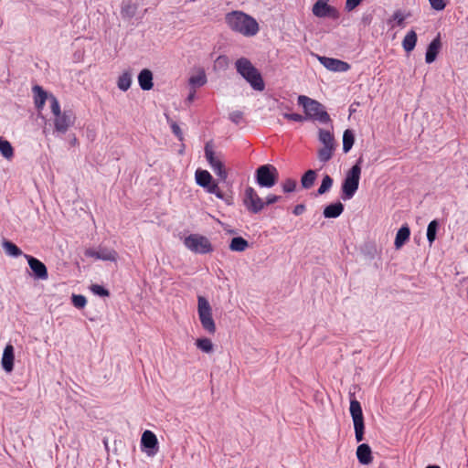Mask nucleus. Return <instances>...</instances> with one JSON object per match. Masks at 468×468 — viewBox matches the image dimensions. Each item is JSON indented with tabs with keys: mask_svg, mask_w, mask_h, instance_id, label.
I'll return each mask as SVG.
<instances>
[{
	"mask_svg": "<svg viewBox=\"0 0 468 468\" xmlns=\"http://www.w3.org/2000/svg\"><path fill=\"white\" fill-rule=\"evenodd\" d=\"M32 90L34 92V103L37 111L40 112L46 101H48L51 112L55 116L56 130L65 133L72 123V113L70 112L61 113L60 105L57 98L52 94H48L40 86L35 85Z\"/></svg>",
	"mask_w": 468,
	"mask_h": 468,
	"instance_id": "f257e3e1",
	"label": "nucleus"
},
{
	"mask_svg": "<svg viewBox=\"0 0 468 468\" xmlns=\"http://www.w3.org/2000/svg\"><path fill=\"white\" fill-rule=\"evenodd\" d=\"M225 22L232 31L248 37L256 36L260 30L256 19L242 11L228 13Z\"/></svg>",
	"mask_w": 468,
	"mask_h": 468,
	"instance_id": "f03ea898",
	"label": "nucleus"
},
{
	"mask_svg": "<svg viewBox=\"0 0 468 468\" xmlns=\"http://www.w3.org/2000/svg\"><path fill=\"white\" fill-rule=\"evenodd\" d=\"M235 68L237 72L246 80L255 90L262 91L265 84L261 72L247 58H240L236 60Z\"/></svg>",
	"mask_w": 468,
	"mask_h": 468,
	"instance_id": "7ed1b4c3",
	"label": "nucleus"
},
{
	"mask_svg": "<svg viewBox=\"0 0 468 468\" xmlns=\"http://www.w3.org/2000/svg\"><path fill=\"white\" fill-rule=\"evenodd\" d=\"M362 157L346 172L341 186V197L343 200L351 199L356 193L361 177Z\"/></svg>",
	"mask_w": 468,
	"mask_h": 468,
	"instance_id": "20e7f679",
	"label": "nucleus"
},
{
	"mask_svg": "<svg viewBox=\"0 0 468 468\" xmlns=\"http://www.w3.org/2000/svg\"><path fill=\"white\" fill-rule=\"evenodd\" d=\"M297 101L298 104L303 106L307 118L317 120L322 123H327L331 121L329 114L319 101L305 95H300Z\"/></svg>",
	"mask_w": 468,
	"mask_h": 468,
	"instance_id": "39448f33",
	"label": "nucleus"
},
{
	"mask_svg": "<svg viewBox=\"0 0 468 468\" xmlns=\"http://www.w3.org/2000/svg\"><path fill=\"white\" fill-rule=\"evenodd\" d=\"M205 157L214 173L222 180L225 181L228 177V173L225 170L223 164V156L221 153H217L214 149L212 141H208L204 148Z\"/></svg>",
	"mask_w": 468,
	"mask_h": 468,
	"instance_id": "423d86ee",
	"label": "nucleus"
},
{
	"mask_svg": "<svg viewBox=\"0 0 468 468\" xmlns=\"http://www.w3.org/2000/svg\"><path fill=\"white\" fill-rule=\"evenodd\" d=\"M197 314L203 329L208 334L214 335L216 324L212 317V308L208 301L203 296L197 298Z\"/></svg>",
	"mask_w": 468,
	"mask_h": 468,
	"instance_id": "0eeeda50",
	"label": "nucleus"
},
{
	"mask_svg": "<svg viewBox=\"0 0 468 468\" xmlns=\"http://www.w3.org/2000/svg\"><path fill=\"white\" fill-rule=\"evenodd\" d=\"M184 245L197 254L210 253L214 250L210 240L200 234H190L184 239Z\"/></svg>",
	"mask_w": 468,
	"mask_h": 468,
	"instance_id": "6e6552de",
	"label": "nucleus"
},
{
	"mask_svg": "<svg viewBox=\"0 0 468 468\" xmlns=\"http://www.w3.org/2000/svg\"><path fill=\"white\" fill-rule=\"evenodd\" d=\"M350 414L354 423L355 437L357 442L364 440L365 422L361 404L356 399L350 400Z\"/></svg>",
	"mask_w": 468,
	"mask_h": 468,
	"instance_id": "1a4fd4ad",
	"label": "nucleus"
},
{
	"mask_svg": "<svg viewBox=\"0 0 468 468\" xmlns=\"http://www.w3.org/2000/svg\"><path fill=\"white\" fill-rule=\"evenodd\" d=\"M278 180V170L271 165H263L256 170V181L261 187H271Z\"/></svg>",
	"mask_w": 468,
	"mask_h": 468,
	"instance_id": "9d476101",
	"label": "nucleus"
},
{
	"mask_svg": "<svg viewBox=\"0 0 468 468\" xmlns=\"http://www.w3.org/2000/svg\"><path fill=\"white\" fill-rule=\"evenodd\" d=\"M243 204L248 211L252 214L261 212L265 207L262 198L260 197L256 190L251 186H248L245 189Z\"/></svg>",
	"mask_w": 468,
	"mask_h": 468,
	"instance_id": "9b49d317",
	"label": "nucleus"
},
{
	"mask_svg": "<svg viewBox=\"0 0 468 468\" xmlns=\"http://www.w3.org/2000/svg\"><path fill=\"white\" fill-rule=\"evenodd\" d=\"M317 59L326 69L333 72H346L351 68L349 63L338 58L317 56Z\"/></svg>",
	"mask_w": 468,
	"mask_h": 468,
	"instance_id": "f8f14e48",
	"label": "nucleus"
},
{
	"mask_svg": "<svg viewBox=\"0 0 468 468\" xmlns=\"http://www.w3.org/2000/svg\"><path fill=\"white\" fill-rule=\"evenodd\" d=\"M328 2L329 0H317L313 5V14L317 17H337V9L332 5H329Z\"/></svg>",
	"mask_w": 468,
	"mask_h": 468,
	"instance_id": "ddd939ff",
	"label": "nucleus"
},
{
	"mask_svg": "<svg viewBox=\"0 0 468 468\" xmlns=\"http://www.w3.org/2000/svg\"><path fill=\"white\" fill-rule=\"evenodd\" d=\"M85 256L103 260L115 261L117 259V252L114 250L100 248L99 250L88 249L85 250Z\"/></svg>",
	"mask_w": 468,
	"mask_h": 468,
	"instance_id": "4468645a",
	"label": "nucleus"
},
{
	"mask_svg": "<svg viewBox=\"0 0 468 468\" xmlns=\"http://www.w3.org/2000/svg\"><path fill=\"white\" fill-rule=\"evenodd\" d=\"M31 275L34 276L35 279L41 281H46L48 278L46 265L34 257H31Z\"/></svg>",
	"mask_w": 468,
	"mask_h": 468,
	"instance_id": "2eb2a0df",
	"label": "nucleus"
},
{
	"mask_svg": "<svg viewBox=\"0 0 468 468\" xmlns=\"http://www.w3.org/2000/svg\"><path fill=\"white\" fill-rule=\"evenodd\" d=\"M441 48V35L438 34L437 37L430 43V45L427 48V51H426V55H425V61L429 64L435 61L437 55L439 54Z\"/></svg>",
	"mask_w": 468,
	"mask_h": 468,
	"instance_id": "dca6fc26",
	"label": "nucleus"
},
{
	"mask_svg": "<svg viewBox=\"0 0 468 468\" xmlns=\"http://www.w3.org/2000/svg\"><path fill=\"white\" fill-rule=\"evenodd\" d=\"M356 457L363 465H368L373 461L372 451L368 444L362 443L356 448Z\"/></svg>",
	"mask_w": 468,
	"mask_h": 468,
	"instance_id": "f3484780",
	"label": "nucleus"
},
{
	"mask_svg": "<svg viewBox=\"0 0 468 468\" xmlns=\"http://www.w3.org/2000/svg\"><path fill=\"white\" fill-rule=\"evenodd\" d=\"M2 367L6 372H11L14 367V347L8 344L3 353L2 356Z\"/></svg>",
	"mask_w": 468,
	"mask_h": 468,
	"instance_id": "a211bd4d",
	"label": "nucleus"
},
{
	"mask_svg": "<svg viewBox=\"0 0 468 468\" xmlns=\"http://www.w3.org/2000/svg\"><path fill=\"white\" fill-rule=\"evenodd\" d=\"M138 82L142 90H150L153 86V73L150 69H144L138 75Z\"/></svg>",
	"mask_w": 468,
	"mask_h": 468,
	"instance_id": "6ab92c4d",
	"label": "nucleus"
},
{
	"mask_svg": "<svg viewBox=\"0 0 468 468\" xmlns=\"http://www.w3.org/2000/svg\"><path fill=\"white\" fill-rule=\"evenodd\" d=\"M344 211V205L341 202H335L326 206L324 209V217L326 218H335Z\"/></svg>",
	"mask_w": 468,
	"mask_h": 468,
	"instance_id": "aec40b11",
	"label": "nucleus"
},
{
	"mask_svg": "<svg viewBox=\"0 0 468 468\" xmlns=\"http://www.w3.org/2000/svg\"><path fill=\"white\" fill-rule=\"evenodd\" d=\"M206 191L209 194L215 195L218 198L224 200L227 204H230L231 197L225 194L218 186V182L212 180L211 185L205 187Z\"/></svg>",
	"mask_w": 468,
	"mask_h": 468,
	"instance_id": "412c9836",
	"label": "nucleus"
},
{
	"mask_svg": "<svg viewBox=\"0 0 468 468\" xmlns=\"http://www.w3.org/2000/svg\"><path fill=\"white\" fill-rule=\"evenodd\" d=\"M197 184L205 188L208 186V185L212 183L213 177L210 173L207 170L197 169L195 174Z\"/></svg>",
	"mask_w": 468,
	"mask_h": 468,
	"instance_id": "4be33fe9",
	"label": "nucleus"
},
{
	"mask_svg": "<svg viewBox=\"0 0 468 468\" xmlns=\"http://www.w3.org/2000/svg\"><path fill=\"white\" fill-rule=\"evenodd\" d=\"M410 229L408 225L402 226L397 232L395 238V247L396 249L401 248L405 242L410 239Z\"/></svg>",
	"mask_w": 468,
	"mask_h": 468,
	"instance_id": "5701e85b",
	"label": "nucleus"
},
{
	"mask_svg": "<svg viewBox=\"0 0 468 468\" xmlns=\"http://www.w3.org/2000/svg\"><path fill=\"white\" fill-rule=\"evenodd\" d=\"M141 443L145 448L153 449L157 445L158 441L153 431H145L142 435Z\"/></svg>",
	"mask_w": 468,
	"mask_h": 468,
	"instance_id": "b1692460",
	"label": "nucleus"
},
{
	"mask_svg": "<svg viewBox=\"0 0 468 468\" xmlns=\"http://www.w3.org/2000/svg\"><path fill=\"white\" fill-rule=\"evenodd\" d=\"M417 43V34L414 30H410L405 36L402 41V47L405 51L410 52L414 49Z\"/></svg>",
	"mask_w": 468,
	"mask_h": 468,
	"instance_id": "393cba45",
	"label": "nucleus"
},
{
	"mask_svg": "<svg viewBox=\"0 0 468 468\" xmlns=\"http://www.w3.org/2000/svg\"><path fill=\"white\" fill-rule=\"evenodd\" d=\"M249 247L248 241L242 237H235L231 239L229 249L232 251H244Z\"/></svg>",
	"mask_w": 468,
	"mask_h": 468,
	"instance_id": "a878e982",
	"label": "nucleus"
},
{
	"mask_svg": "<svg viewBox=\"0 0 468 468\" xmlns=\"http://www.w3.org/2000/svg\"><path fill=\"white\" fill-rule=\"evenodd\" d=\"M316 179V172L314 170L306 171L301 178L302 186L305 189H309L314 186Z\"/></svg>",
	"mask_w": 468,
	"mask_h": 468,
	"instance_id": "bb28decb",
	"label": "nucleus"
},
{
	"mask_svg": "<svg viewBox=\"0 0 468 468\" xmlns=\"http://www.w3.org/2000/svg\"><path fill=\"white\" fill-rule=\"evenodd\" d=\"M355 143V135L353 131L347 129L344 132L343 134V151L344 153H348L353 147Z\"/></svg>",
	"mask_w": 468,
	"mask_h": 468,
	"instance_id": "cd10ccee",
	"label": "nucleus"
},
{
	"mask_svg": "<svg viewBox=\"0 0 468 468\" xmlns=\"http://www.w3.org/2000/svg\"><path fill=\"white\" fill-rule=\"evenodd\" d=\"M132 84V74L129 71H124L119 78L117 81L118 88L122 90L126 91L130 89Z\"/></svg>",
	"mask_w": 468,
	"mask_h": 468,
	"instance_id": "c85d7f7f",
	"label": "nucleus"
},
{
	"mask_svg": "<svg viewBox=\"0 0 468 468\" xmlns=\"http://www.w3.org/2000/svg\"><path fill=\"white\" fill-rule=\"evenodd\" d=\"M2 245L5 253L9 256L18 257L22 254L21 250L15 243L9 240L5 239Z\"/></svg>",
	"mask_w": 468,
	"mask_h": 468,
	"instance_id": "c756f323",
	"label": "nucleus"
},
{
	"mask_svg": "<svg viewBox=\"0 0 468 468\" xmlns=\"http://www.w3.org/2000/svg\"><path fill=\"white\" fill-rule=\"evenodd\" d=\"M0 152L3 154V156L7 159H10L14 154L13 147H12L11 144L8 141H6L1 137H0Z\"/></svg>",
	"mask_w": 468,
	"mask_h": 468,
	"instance_id": "7c9ffc66",
	"label": "nucleus"
},
{
	"mask_svg": "<svg viewBox=\"0 0 468 468\" xmlns=\"http://www.w3.org/2000/svg\"><path fill=\"white\" fill-rule=\"evenodd\" d=\"M196 346L205 353H211L213 351V344L211 340L206 337L197 339Z\"/></svg>",
	"mask_w": 468,
	"mask_h": 468,
	"instance_id": "2f4dec72",
	"label": "nucleus"
},
{
	"mask_svg": "<svg viewBox=\"0 0 468 468\" xmlns=\"http://www.w3.org/2000/svg\"><path fill=\"white\" fill-rule=\"evenodd\" d=\"M319 140L324 144V146H333L334 147V136L329 131L320 129Z\"/></svg>",
	"mask_w": 468,
	"mask_h": 468,
	"instance_id": "473e14b6",
	"label": "nucleus"
},
{
	"mask_svg": "<svg viewBox=\"0 0 468 468\" xmlns=\"http://www.w3.org/2000/svg\"><path fill=\"white\" fill-rule=\"evenodd\" d=\"M334 147L333 146H324L318 151V159L323 162H328L333 155Z\"/></svg>",
	"mask_w": 468,
	"mask_h": 468,
	"instance_id": "72a5a7b5",
	"label": "nucleus"
},
{
	"mask_svg": "<svg viewBox=\"0 0 468 468\" xmlns=\"http://www.w3.org/2000/svg\"><path fill=\"white\" fill-rule=\"evenodd\" d=\"M438 226H439V224H438L437 220H432L428 225L427 239L431 245L433 243V241L436 239V232H437Z\"/></svg>",
	"mask_w": 468,
	"mask_h": 468,
	"instance_id": "f704fd0d",
	"label": "nucleus"
},
{
	"mask_svg": "<svg viewBox=\"0 0 468 468\" xmlns=\"http://www.w3.org/2000/svg\"><path fill=\"white\" fill-rule=\"evenodd\" d=\"M333 186V179L329 175L323 177L322 184L317 190L318 195H323L330 190Z\"/></svg>",
	"mask_w": 468,
	"mask_h": 468,
	"instance_id": "c9c22d12",
	"label": "nucleus"
},
{
	"mask_svg": "<svg viewBox=\"0 0 468 468\" xmlns=\"http://www.w3.org/2000/svg\"><path fill=\"white\" fill-rule=\"evenodd\" d=\"M207 82V77L204 71L192 76L189 79V83L194 87H201Z\"/></svg>",
	"mask_w": 468,
	"mask_h": 468,
	"instance_id": "e433bc0d",
	"label": "nucleus"
},
{
	"mask_svg": "<svg viewBox=\"0 0 468 468\" xmlns=\"http://www.w3.org/2000/svg\"><path fill=\"white\" fill-rule=\"evenodd\" d=\"M404 20H405V16L403 15V13L399 10L394 12L392 17L388 20V24H391L392 22H394V24L391 26L392 27H395L396 26L398 27H404Z\"/></svg>",
	"mask_w": 468,
	"mask_h": 468,
	"instance_id": "4c0bfd02",
	"label": "nucleus"
},
{
	"mask_svg": "<svg viewBox=\"0 0 468 468\" xmlns=\"http://www.w3.org/2000/svg\"><path fill=\"white\" fill-rule=\"evenodd\" d=\"M136 12V6L132 3L128 2L122 7V16L123 17H133Z\"/></svg>",
	"mask_w": 468,
	"mask_h": 468,
	"instance_id": "58836bf2",
	"label": "nucleus"
},
{
	"mask_svg": "<svg viewBox=\"0 0 468 468\" xmlns=\"http://www.w3.org/2000/svg\"><path fill=\"white\" fill-rule=\"evenodd\" d=\"M71 301H72L73 305L79 309L83 308L87 303V300H86L85 296L80 295V294H73L71 297Z\"/></svg>",
	"mask_w": 468,
	"mask_h": 468,
	"instance_id": "ea45409f",
	"label": "nucleus"
},
{
	"mask_svg": "<svg viewBox=\"0 0 468 468\" xmlns=\"http://www.w3.org/2000/svg\"><path fill=\"white\" fill-rule=\"evenodd\" d=\"M282 186L283 192H285V193L293 192L296 187V181L292 178H287L286 180H284L282 182Z\"/></svg>",
	"mask_w": 468,
	"mask_h": 468,
	"instance_id": "a19ab883",
	"label": "nucleus"
},
{
	"mask_svg": "<svg viewBox=\"0 0 468 468\" xmlns=\"http://www.w3.org/2000/svg\"><path fill=\"white\" fill-rule=\"evenodd\" d=\"M90 291L94 293V294H97V295H100V296H109L110 292L107 289H105L104 287H102L101 285H99V284H92L90 286Z\"/></svg>",
	"mask_w": 468,
	"mask_h": 468,
	"instance_id": "79ce46f5",
	"label": "nucleus"
},
{
	"mask_svg": "<svg viewBox=\"0 0 468 468\" xmlns=\"http://www.w3.org/2000/svg\"><path fill=\"white\" fill-rule=\"evenodd\" d=\"M431 6L436 11H441L446 6L445 0H429Z\"/></svg>",
	"mask_w": 468,
	"mask_h": 468,
	"instance_id": "37998d69",
	"label": "nucleus"
},
{
	"mask_svg": "<svg viewBox=\"0 0 468 468\" xmlns=\"http://www.w3.org/2000/svg\"><path fill=\"white\" fill-rule=\"evenodd\" d=\"M364 0H346L345 9L347 12L353 11Z\"/></svg>",
	"mask_w": 468,
	"mask_h": 468,
	"instance_id": "c03bdc74",
	"label": "nucleus"
},
{
	"mask_svg": "<svg viewBox=\"0 0 468 468\" xmlns=\"http://www.w3.org/2000/svg\"><path fill=\"white\" fill-rule=\"evenodd\" d=\"M170 123V127L172 129V132L174 133V134L180 140V141H183V133H182V131L179 127V125L176 122H169Z\"/></svg>",
	"mask_w": 468,
	"mask_h": 468,
	"instance_id": "a18cd8bd",
	"label": "nucleus"
},
{
	"mask_svg": "<svg viewBox=\"0 0 468 468\" xmlns=\"http://www.w3.org/2000/svg\"><path fill=\"white\" fill-rule=\"evenodd\" d=\"M283 117L287 120L293 121V122H303L306 118L299 113H284Z\"/></svg>",
	"mask_w": 468,
	"mask_h": 468,
	"instance_id": "49530a36",
	"label": "nucleus"
},
{
	"mask_svg": "<svg viewBox=\"0 0 468 468\" xmlns=\"http://www.w3.org/2000/svg\"><path fill=\"white\" fill-rule=\"evenodd\" d=\"M243 118V113L239 111H235L229 114V119L235 122L236 124H239Z\"/></svg>",
	"mask_w": 468,
	"mask_h": 468,
	"instance_id": "de8ad7c7",
	"label": "nucleus"
},
{
	"mask_svg": "<svg viewBox=\"0 0 468 468\" xmlns=\"http://www.w3.org/2000/svg\"><path fill=\"white\" fill-rule=\"evenodd\" d=\"M282 197L280 196L276 195H268L266 197V201H264L265 206L267 205H272L276 202H278Z\"/></svg>",
	"mask_w": 468,
	"mask_h": 468,
	"instance_id": "09e8293b",
	"label": "nucleus"
},
{
	"mask_svg": "<svg viewBox=\"0 0 468 468\" xmlns=\"http://www.w3.org/2000/svg\"><path fill=\"white\" fill-rule=\"evenodd\" d=\"M305 211V206L303 204H299L294 207L293 208V214L295 216H300Z\"/></svg>",
	"mask_w": 468,
	"mask_h": 468,
	"instance_id": "8fccbe9b",
	"label": "nucleus"
},
{
	"mask_svg": "<svg viewBox=\"0 0 468 468\" xmlns=\"http://www.w3.org/2000/svg\"><path fill=\"white\" fill-rule=\"evenodd\" d=\"M362 23L365 25V26H367L371 23V16H363L362 18Z\"/></svg>",
	"mask_w": 468,
	"mask_h": 468,
	"instance_id": "3c124183",
	"label": "nucleus"
},
{
	"mask_svg": "<svg viewBox=\"0 0 468 468\" xmlns=\"http://www.w3.org/2000/svg\"><path fill=\"white\" fill-rule=\"evenodd\" d=\"M194 97H195V90H193L187 97V101H192L194 100Z\"/></svg>",
	"mask_w": 468,
	"mask_h": 468,
	"instance_id": "603ef678",
	"label": "nucleus"
},
{
	"mask_svg": "<svg viewBox=\"0 0 468 468\" xmlns=\"http://www.w3.org/2000/svg\"><path fill=\"white\" fill-rule=\"evenodd\" d=\"M426 468H440V467H439V466H437V465H429V466H427Z\"/></svg>",
	"mask_w": 468,
	"mask_h": 468,
	"instance_id": "864d4df0",
	"label": "nucleus"
},
{
	"mask_svg": "<svg viewBox=\"0 0 468 468\" xmlns=\"http://www.w3.org/2000/svg\"><path fill=\"white\" fill-rule=\"evenodd\" d=\"M25 258L27 260V261L29 262V256L28 255H25Z\"/></svg>",
	"mask_w": 468,
	"mask_h": 468,
	"instance_id": "5fc2aeb1",
	"label": "nucleus"
}]
</instances>
